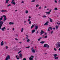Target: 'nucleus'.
<instances>
[{"instance_id":"obj_19","label":"nucleus","mask_w":60,"mask_h":60,"mask_svg":"<svg viewBox=\"0 0 60 60\" xmlns=\"http://www.w3.org/2000/svg\"><path fill=\"white\" fill-rule=\"evenodd\" d=\"M40 43L41 44H43L45 43V41H42L40 42Z\"/></svg>"},{"instance_id":"obj_54","label":"nucleus","mask_w":60,"mask_h":60,"mask_svg":"<svg viewBox=\"0 0 60 60\" xmlns=\"http://www.w3.org/2000/svg\"><path fill=\"white\" fill-rule=\"evenodd\" d=\"M58 3H59L60 4V0H59L58 1Z\"/></svg>"},{"instance_id":"obj_31","label":"nucleus","mask_w":60,"mask_h":60,"mask_svg":"<svg viewBox=\"0 0 60 60\" xmlns=\"http://www.w3.org/2000/svg\"><path fill=\"white\" fill-rule=\"evenodd\" d=\"M25 48H26L27 49H29V48H30V46H29L28 47H26Z\"/></svg>"},{"instance_id":"obj_41","label":"nucleus","mask_w":60,"mask_h":60,"mask_svg":"<svg viewBox=\"0 0 60 60\" xmlns=\"http://www.w3.org/2000/svg\"><path fill=\"white\" fill-rule=\"evenodd\" d=\"M15 40H16V41H18L19 40V39H18L17 38H15Z\"/></svg>"},{"instance_id":"obj_16","label":"nucleus","mask_w":60,"mask_h":60,"mask_svg":"<svg viewBox=\"0 0 60 60\" xmlns=\"http://www.w3.org/2000/svg\"><path fill=\"white\" fill-rule=\"evenodd\" d=\"M14 24V23L11 22H10L9 23V25H13Z\"/></svg>"},{"instance_id":"obj_23","label":"nucleus","mask_w":60,"mask_h":60,"mask_svg":"<svg viewBox=\"0 0 60 60\" xmlns=\"http://www.w3.org/2000/svg\"><path fill=\"white\" fill-rule=\"evenodd\" d=\"M11 4H14V5H15L16 4L15 3V2H11Z\"/></svg>"},{"instance_id":"obj_59","label":"nucleus","mask_w":60,"mask_h":60,"mask_svg":"<svg viewBox=\"0 0 60 60\" xmlns=\"http://www.w3.org/2000/svg\"><path fill=\"white\" fill-rule=\"evenodd\" d=\"M29 19H30V18H31V16H29Z\"/></svg>"},{"instance_id":"obj_60","label":"nucleus","mask_w":60,"mask_h":60,"mask_svg":"<svg viewBox=\"0 0 60 60\" xmlns=\"http://www.w3.org/2000/svg\"><path fill=\"white\" fill-rule=\"evenodd\" d=\"M38 33H39V31H38L36 33V34H38Z\"/></svg>"},{"instance_id":"obj_21","label":"nucleus","mask_w":60,"mask_h":60,"mask_svg":"<svg viewBox=\"0 0 60 60\" xmlns=\"http://www.w3.org/2000/svg\"><path fill=\"white\" fill-rule=\"evenodd\" d=\"M48 29H50L51 30H52V27H48Z\"/></svg>"},{"instance_id":"obj_39","label":"nucleus","mask_w":60,"mask_h":60,"mask_svg":"<svg viewBox=\"0 0 60 60\" xmlns=\"http://www.w3.org/2000/svg\"><path fill=\"white\" fill-rule=\"evenodd\" d=\"M22 51L21 50L19 52H18V54H19V53H21V52Z\"/></svg>"},{"instance_id":"obj_61","label":"nucleus","mask_w":60,"mask_h":60,"mask_svg":"<svg viewBox=\"0 0 60 60\" xmlns=\"http://www.w3.org/2000/svg\"><path fill=\"white\" fill-rule=\"evenodd\" d=\"M47 8V7H46V6H45V7H44V8Z\"/></svg>"},{"instance_id":"obj_33","label":"nucleus","mask_w":60,"mask_h":60,"mask_svg":"<svg viewBox=\"0 0 60 60\" xmlns=\"http://www.w3.org/2000/svg\"><path fill=\"white\" fill-rule=\"evenodd\" d=\"M11 6V4H9L7 6V7H9V6Z\"/></svg>"},{"instance_id":"obj_32","label":"nucleus","mask_w":60,"mask_h":60,"mask_svg":"<svg viewBox=\"0 0 60 60\" xmlns=\"http://www.w3.org/2000/svg\"><path fill=\"white\" fill-rule=\"evenodd\" d=\"M27 42H29V41H30V40L29 39H27Z\"/></svg>"},{"instance_id":"obj_52","label":"nucleus","mask_w":60,"mask_h":60,"mask_svg":"<svg viewBox=\"0 0 60 60\" xmlns=\"http://www.w3.org/2000/svg\"><path fill=\"white\" fill-rule=\"evenodd\" d=\"M17 60H19V57H17Z\"/></svg>"},{"instance_id":"obj_50","label":"nucleus","mask_w":60,"mask_h":60,"mask_svg":"<svg viewBox=\"0 0 60 60\" xmlns=\"http://www.w3.org/2000/svg\"><path fill=\"white\" fill-rule=\"evenodd\" d=\"M12 2H15V0H12Z\"/></svg>"},{"instance_id":"obj_12","label":"nucleus","mask_w":60,"mask_h":60,"mask_svg":"<svg viewBox=\"0 0 60 60\" xmlns=\"http://www.w3.org/2000/svg\"><path fill=\"white\" fill-rule=\"evenodd\" d=\"M35 50H36V49H33L32 50V52L33 53H35Z\"/></svg>"},{"instance_id":"obj_40","label":"nucleus","mask_w":60,"mask_h":60,"mask_svg":"<svg viewBox=\"0 0 60 60\" xmlns=\"http://www.w3.org/2000/svg\"><path fill=\"white\" fill-rule=\"evenodd\" d=\"M32 2H35V0H32L31 1Z\"/></svg>"},{"instance_id":"obj_24","label":"nucleus","mask_w":60,"mask_h":60,"mask_svg":"<svg viewBox=\"0 0 60 60\" xmlns=\"http://www.w3.org/2000/svg\"><path fill=\"white\" fill-rule=\"evenodd\" d=\"M46 13V14H50V13H49L50 12H45Z\"/></svg>"},{"instance_id":"obj_36","label":"nucleus","mask_w":60,"mask_h":60,"mask_svg":"<svg viewBox=\"0 0 60 60\" xmlns=\"http://www.w3.org/2000/svg\"><path fill=\"white\" fill-rule=\"evenodd\" d=\"M18 36H19V35L17 34H16V37H18Z\"/></svg>"},{"instance_id":"obj_38","label":"nucleus","mask_w":60,"mask_h":60,"mask_svg":"<svg viewBox=\"0 0 60 60\" xmlns=\"http://www.w3.org/2000/svg\"><path fill=\"white\" fill-rule=\"evenodd\" d=\"M57 8H55V9H54V10H57Z\"/></svg>"},{"instance_id":"obj_29","label":"nucleus","mask_w":60,"mask_h":60,"mask_svg":"<svg viewBox=\"0 0 60 60\" xmlns=\"http://www.w3.org/2000/svg\"><path fill=\"white\" fill-rule=\"evenodd\" d=\"M23 30H24V29H23V28H22L21 30V32H23Z\"/></svg>"},{"instance_id":"obj_49","label":"nucleus","mask_w":60,"mask_h":60,"mask_svg":"<svg viewBox=\"0 0 60 60\" xmlns=\"http://www.w3.org/2000/svg\"><path fill=\"white\" fill-rule=\"evenodd\" d=\"M31 56L32 57V58H34V56H33L32 55Z\"/></svg>"},{"instance_id":"obj_51","label":"nucleus","mask_w":60,"mask_h":60,"mask_svg":"<svg viewBox=\"0 0 60 60\" xmlns=\"http://www.w3.org/2000/svg\"><path fill=\"white\" fill-rule=\"evenodd\" d=\"M41 7H40L39 8V9H41Z\"/></svg>"},{"instance_id":"obj_28","label":"nucleus","mask_w":60,"mask_h":60,"mask_svg":"<svg viewBox=\"0 0 60 60\" xmlns=\"http://www.w3.org/2000/svg\"><path fill=\"white\" fill-rule=\"evenodd\" d=\"M26 36H27V37L26 38V39H28V35H26Z\"/></svg>"},{"instance_id":"obj_10","label":"nucleus","mask_w":60,"mask_h":60,"mask_svg":"<svg viewBox=\"0 0 60 60\" xmlns=\"http://www.w3.org/2000/svg\"><path fill=\"white\" fill-rule=\"evenodd\" d=\"M35 30H36L38 28V26H35Z\"/></svg>"},{"instance_id":"obj_11","label":"nucleus","mask_w":60,"mask_h":60,"mask_svg":"<svg viewBox=\"0 0 60 60\" xmlns=\"http://www.w3.org/2000/svg\"><path fill=\"white\" fill-rule=\"evenodd\" d=\"M5 27H4L3 28L1 29V30H2V31H4V29H5Z\"/></svg>"},{"instance_id":"obj_7","label":"nucleus","mask_w":60,"mask_h":60,"mask_svg":"<svg viewBox=\"0 0 60 60\" xmlns=\"http://www.w3.org/2000/svg\"><path fill=\"white\" fill-rule=\"evenodd\" d=\"M40 35H41L43 34H44V33H45V32L44 31H43V30H41V32H40Z\"/></svg>"},{"instance_id":"obj_5","label":"nucleus","mask_w":60,"mask_h":60,"mask_svg":"<svg viewBox=\"0 0 60 60\" xmlns=\"http://www.w3.org/2000/svg\"><path fill=\"white\" fill-rule=\"evenodd\" d=\"M10 59V56L9 55H8L6 57L5 60H8Z\"/></svg>"},{"instance_id":"obj_2","label":"nucleus","mask_w":60,"mask_h":60,"mask_svg":"<svg viewBox=\"0 0 60 60\" xmlns=\"http://www.w3.org/2000/svg\"><path fill=\"white\" fill-rule=\"evenodd\" d=\"M56 48H60V42L56 44Z\"/></svg>"},{"instance_id":"obj_48","label":"nucleus","mask_w":60,"mask_h":60,"mask_svg":"<svg viewBox=\"0 0 60 60\" xmlns=\"http://www.w3.org/2000/svg\"><path fill=\"white\" fill-rule=\"evenodd\" d=\"M23 60H26V58H24L23 59Z\"/></svg>"},{"instance_id":"obj_27","label":"nucleus","mask_w":60,"mask_h":60,"mask_svg":"<svg viewBox=\"0 0 60 60\" xmlns=\"http://www.w3.org/2000/svg\"><path fill=\"white\" fill-rule=\"evenodd\" d=\"M34 25H32V26L31 27V29H32V28H33V27H34Z\"/></svg>"},{"instance_id":"obj_15","label":"nucleus","mask_w":60,"mask_h":60,"mask_svg":"<svg viewBox=\"0 0 60 60\" xmlns=\"http://www.w3.org/2000/svg\"><path fill=\"white\" fill-rule=\"evenodd\" d=\"M4 45V42H3V41H2L1 43V46H3Z\"/></svg>"},{"instance_id":"obj_64","label":"nucleus","mask_w":60,"mask_h":60,"mask_svg":"<svg viewBox=\"0 0 60 60\" xmlns=\"http://www.w3.org/2000/svg\"><path fill=\"white\" fill-rule=\"evenodd\" d=\"M58 50L59 51H60V48H59Z\"/></svg>"},{"instance_id":"obj_44","label":"nucleus","mask_w":60,"mask_h":60,"mask_svg":"<svg viewBox=\"0 0 60 60\" xmlns=\"http://www.w3.org/2000/svg\"><path fill=\"white\" fill-rule=\"evenodd\" d=\"M8 46H6V49H8Z\"/></svg>"},{"instance_id":"obj_1","label":"nucleus","mask_w":60,"mask_h":60,"mask_svg":"<svg viewBox=\"0 0 60 60\" xmlns=\"http://www.w3.org/2000/svg\"><path fill=\"white\" fill-rule=\"evenodd\" d=\"M54 55V58L55 59H58V57H56L57 56H58V55L56 54H53Z\"/></svg>"},{"instance_id":"obj_43","label":"nucleus","mask_w":60,"mask_h":60,"mask_svg":"<svg viewBox=\"0 0 60 60\" xmlns=\"http://www.w3.org/2000/svg\"><path fill=\"white\" fill-rule=\"evenodd\" d=\"M54 2H55V3H57V1L56 0H55L54 1Z\"/></svg>"},{"instance_id":"obj_37","label":"nucleus","mask_w":60,"mask_h":60,"mask_svg":"<svg viewBox=\"0 0 60 60\" xmlns=\"http://www.w3.org/2000/svg\"><path fill=\"white\" fill-rule=\"evenodd\" d=\"M39 6V5L38 4H37L36 5V7H38Z\"/></svg>"},{"instance_id":"obj_8","label":"nucleus","mask_w":60,"mask_h":60,"mask_svg":"<svg viewBox=\"0 0 60 60\" xmlns=\"http://www.w3.org/2000/svg\"><path fill=\"white\" fill-rule=\"evenodd\" d=\"M2 17H4V20H6L7 19L6 18V16H5V15H3Z\"/></svg>"},{"instance_id":"obj_47","label":"nucleus","mask_w":60,"mask_h":60,"mask_svg":"<svg viewBox=\"0 0 60 60\" xmlns=\"http://www.w3.org/2000/svg\"><path fill=\"white\" fill-rule=\"evenodd\" d=\"M44 38H47V36H45Z\"/></svg>"},{"instance_id":"obj_14","label":"nucleus","mask_w":60,"mask_h":60,"mask_svg":"<svg viewBox=\"0 0 60 60\" xmlns=\"http://www.w3.org/2000/svg\"><path fill=\"white\" fill-rule=\"evenodd\" d=\"M3 23H0V29H1V27H2V25H3Z\"/></svg>"},{"instance_id":"obj_57","label":"nucleus","mask_w":60,"mask_h":60,"mask_svg":"<svg viewBox=\"0 0 60 60\" xmlns=\"http://www.w3.org/2000/svg\"><path fill=\"white\" fill-rule=\"evenodd\" d=\"M47 34V33H45V35H46V34Z\"/></svg>"},{"instance_id":"obj_6","label":"nucleus","mask_w":60,"mask_h":60,"mask_svg":"<svg viewBox=\"0 0 60 60\" xmlns=\"http://www.w3.org/2000/svg\"><path fill=\"white\" fill-rule=\"evenodd\" d=\"M49 23V21H47L44 24V26H48V23Z\"/></svg>"},{"instance_id":"obj_20","label":"nucleus","mask_w":60,"mask_h":60,"mask_svg":"<svg viewBox=\"0 0 60 60\" xmlns=\"http://www.w3.org/2000/svg\"><path fill=\"white\" fill-rule=\"evenodd\" d=\"M42 39V38L41 37L39 38V39H38V41H40V40H41Z\"/></svg>"},{"instance_id":"obj_46","label":"nucleus","mask_w":60,"mask_h":60,"mask_svg":"<svg viewBox=\"0 0 60 60\" xmlns=\"http://www.w3.org/2000/svg\"><path fill=\"white\" fill-rule=\"evenodd\" d=\"M48 32H49H49H50V30H49V29H48V30H47Z\"/></svg>"},{"instance_id":"obj_30","label":"nucleus","mask_w":60,"mask_h":60,"mask_svg":"<svg viewBox=\"0 0 60 60\" xmlns=\"http://www.w3.org/2000/svg\"><path fill=\"white\" fill-rule=\"evenodd\" d=\"M8 3V1L7 0H6V4H7V3Z\"/></svg>"},{"instance_id":"obj_56","label":"nucleus","mask_w":60,"mask_h":60,"mask_svg":"<svg viewBox=\"0 0 60 60\" xmlns=\"http://www.w3.org/2000/svg\"><path fill=\"white\" fill-rule=\"evenodd\" d=\"M21 3L22 4H23V3H24V2L23 1H22Z\"/></svg>"},{"instance_id":"obj_3","label":"nucleus","mask_w":60,"mask_h":60,"mask_svg":"<svg viewBox=\"0 0 60 60\" xmlns=\"http://www.w3.org/2000/svg\"><path fill=\"white\" fill-rule=\"evenodd\" d=\"M44 47H47V48H49V45L47 44H45L44 45Z\"/></svg>"},{"instance_id":"obj_53","label":"nucleus","mask_w":60,"mask_h":60,"mask_svg":"<svg viewBox=\"0 0 60 60\" xmlns=\"http://www.w3.org/2000/svg\"><path fill=\"white\" fill-rule=\"evenodd\" d=\"M57 24H58V25H59V23L57 22Z\"/></svg>"},{"instance_id":"obj_17","label":"nucleus","mask_w":60,"mask_h":60,"mask_svg":"<svg viewBox=\"0 0 60 60\" xmlns=\"http://www.w3.org/2000/svg\"><path fill=\"white\" fill-rule=\"evenodd\" d=\"M30 19H28V21H29V24H31V21H30Z\"/></svg>"},{"instance_id":"obj_18","label":"nucleus","mask_w":60,"mask_h":60,"mask_svg":"<svg viewBox=\"0 0 60 60\" xmlns=\"http://www.w3.org/2000/svg\"><path fill=\"white\" fill-rule=\"evenodd\" d=\"M29 59L30 60H33V58H32L31 57H30L29 58Z\"/></svg>"},{"instance_id":"obj_26","label":"nucleus","mask_w":60,"mask_h":60,"mask_svg":"<svg viewBox=\"0 0 60 60\" xmlns=\"http://www.w3.org/2000/svg\"><path fill=\"white\" fill-rule=\"evenodd\" d=\"M26 13L27 14L28 13V11L27 10H26Z\"/></svg>"},{"instance_id":"obj_22","label":"nucleus","mask_w":60,"mask_h":60,"mask_svg":"<svg viewBox=\"0 0 60 60\" xmlns=\"http://www.w3.org/2000/svg\"><path fill=\"white\" fill-rule=\"evenodd\" d=\"M32 33H34L35 32V30H32Z\"/></svg>"},{"instance_id":"obj_4","label":"nucleus","mask_w":60,"mask_h":60,"mask_svg":"<svg viewBox=\"0 0 60 60\" xmlns=\"http://www.w3.org/2000/svg\"><path fill=\"white\" fill-rule=\"evenodd\" d=\"M0 17L1 18H0V23L3 24L4 22L1 21V20H2V19H3V17H2V16H1Z\"/></svg>"},{"instance_id":"obj_25","label":"nucleus","mask_w":60,"mask_h":60,"mask_svg":"<svg viewBox=\"0 0 60 60\" xmlns=\"http://www.w3.org/2000/svg\"><path fill=\"white\" fill-rule=\"evenodd\" d=\"M56 28L57 30V29H58V26H56Z\"/></svg>"},{"instance_id":"obj_63","label":"nucleus","mask_w":60,"mask_h":60,"mask_svg":"<svg viewBox=\"0 0 60 60\" xmlns=\"http://www.w3.org/2000/svg\"><path fill=\"white\" fill-rule=\"evenodd\" d=\"M13 31H14V28H13Z\"/></svg>"},{"instance_id":"obj_13","label":"nucleus","mask_w":60,"mask_h":60,"mask_svg":"<svg viewBox=\"0 0 60 60\" xmlns=\"http://www.w3.org/2000/svg\"><path fill=\"white\" fill-rule=\"evenodd\" d=\"M19 56H20L19 57L20 58L21 57H22V55L21 53H20L19 54Z\"/></svg>"},{"instance_id":"obj_45","label":"nucleus","mask_w":60,"mask_h":60,"mask_svg":"<svg viewBox=\"0 0 60 60\" xmlns=\"http://www.w3.org/2000/svg\"><path fill=\"white\" fill-rule=\"evenodd\" d=\"M54 49L55 51H56V49L54 48Z\"/></svg>"},{"instance_id":"obj_58","label":"nucleus","mask_w":60,"mask_h":60,"mask_svg":"<svg viewBox=\"0 0 60 60\" xmlns=\"http://www.w3.org/2000/svg\"><path fill=\"white\" fill-rule=\"evenodd\" d=\"M51 9L50 11H49V12H50H50H51Z\"/></svg>"},{"instance_id":"obj_35","label":"nucleus","mask_w":60,"mask_h":60,"mask_svg":"<svg viewBox=\"0 0 60 60\" xmlns=\"http://www.w3.org/2000/svg\"><path fill=\"white\" fill-rule=\"evenodd\" d=\"M50 21L51 22H52L53 20H52V19H51V20H50Z\"/></svg>"},{"instance_id":"obj_42","label":"nucleus","mask_w":60,"mask_h":60,"mask_svg":"<svg viewBox=\"0 0 60 60\" xmlns=\"http://www.w3.org/2000/svg\"><path fill=\"white\" fill-rule=\"evenodd\" d=\"M53 31H52L51 32V34H53Z\"/></svg>"},{"instance_id":"obj_9","label":"nucleus","mask_w":60,"mask_h":60,"mask_svg":"<svg viewBox=\"0 0 60 60\" xmlns=\"http://www.w3.org/2000/svg\"><path fill=\"white\" fill-rule=\"evenodd\" d=\"M1 11V12H5V11L7 12V11L6 10H2L1 11Z\"/></svg>"},{"instance_id":"obj_55","label":"nucleus","mask_w":60,"mask_h":60,"mask_svg":"<svg viewBox=\"0 0 60 60\" xmlns=\"http://www.w3.org/2000/svg\"><path fill=\"white\" fill-rule=\"evenodd\" d=\"M33 49H34V47H33L31 48V50H33Z\"/></svg>"},{"instance_id":"obj_62","label":"nucleus","mask_w":60,"mask_h":60,"mask_svg":"<svg viewBox=\"0 0 60 60\" xmlns=\"http://www.w3.org/2000/svg\"><path fill=\"white\" fill-rule=\"evenodd\" d=\"M19 43H20V44H21V43H22V42H19Z\"/></svg>"},{"instance_id":"obj_34","label":"nucleus","mask_w":60,"mask_h":60,"mask_svg":"<svg viewBox=\"0 0 60 60\" xmlns=\"http://www.w3.org/2000/svg\"><path fill=\"white\" fill-rule=\"evenodd\" d=\"M43 18H46V16L45 15H43Z\"/></svg>"}]
</instances>
